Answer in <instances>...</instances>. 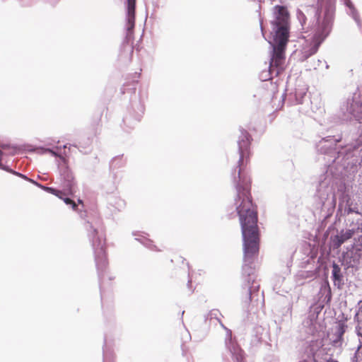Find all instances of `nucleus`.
Returning a JSON list of instances; mask_svg holds the SVG:
<instances>
[{
  "label": "nucleus",
  "instance_id": "f8f14e48",
  "mask_svg": "<svg viewBox=\"0 0 362 362\" xmlns=\"http://www.w3.org/2000/svg\"><path fill=\"white\" fill-rule=\"evenodd\" d=\"M345 331H346V326L344 324H340L338 327V330H337V333H338L339 339H341Z\"/></svg>",
  "mask_w": 362,
  "mask_h": 362
},
{
  "label": "nucleus",
  "instance_id": "f3484780",
  "mask_svg": "<svg viewBox=\"0 0 362 362\" xmlns=\"http://www.w3.org/2000/svg\"><path fill=\"white\" fill-rule=\"evenodd\" d=\"M328 362H338L337 361H334V360H332L330 361H328Z\"/></svg>",
  "mask_w": 362,
  "mask_h": 362
},
{
  "label": "nucleus",
  "instance_id": "423d86ee",
  "mask_svg": "<svg viewBox=\"0 0 362 362\" xmlns=\"http://www.w3.org/2000/svg\"><path fill=\"white\" fill-rule=\"evenodd\" d=\"M354 229H349L345 232L341 231L339 235L335 236L333 245L335 248H339L346 240L352 238L355 233Z\"/></svg>",
  "mask_w": 362,
  "mask_h": 362
},
{
  "label": "nucleus",
  "instance_id": "dca6fc26",
  "mask_svg": "<svg viewBox=\"0 0 362 362\" xmlns=\"http://www.w3.org/2000/svg\"><path fill=\"white\" fill-rule=\"evenodd\" d=\"M78 204H83V201H82V200H81V199H78Z\"/></svg>",
  "mask_w": 362,
  "mask_h": 362
},
{
  "label": "nucleus",
  "instance_id": "39448f33",
  "mask_svg": "<svg viewBox=\"0 0 362 362\" xmlns=\"http://www.w3.org/2000/svg\"><path fill=\"white\" fill-rule=\"evenodd\" d=\"M93 245L95 249L97 266L100 269H103L107 264L105 240L98 237L97 240H93Z\"/></svg>",
  "mask_w": 362,
  "mask_h": 362
},
{
  "label": "nucleus",
  "instance_id": "1a4fd4ad",
  "mask_svg": "<svg viewBox=\"0 0 362 362\" xmlns=\"http://www.w3.org/2000/svg\"><path fill=\"white\" fill-rule=\"evenodd\" d=\"M332 277L335 285L340 286L342 284L343 276L341 272V268L335 263L332 265Z\"/></svg>",
  "mask_w": 362,
  "mask_h": 362
},
{
  "label": "nucleus",
  "instance_id": "f257e3e1",
  "mask_svg": "<svg viewBox=\"0 0 362 362\" xmlns=\"http://www.w3.org/2000/svg\"><path fill=\"white\" fill-rule=\"evenodd\" d=\"M251 136L245 131H241L238 141L240 158L235 169L237 172V196L235 199L237 212L243 237L244 253L243 269H252L251 264L257 259L260 244V230L258 226V208L253 202L251 194V179L247 171L250 163ZM234 179L236 180V176Z\"/></svg>",
  "mask_w": 362,
  "mask_h": 362
},
{
  "label": "nucleus",
  "instance_id": "ddd939ff",
  "mask_svg": "<svg viewBox=\"0 0 362 362\" xmlns=\"http://www.w3.org/2000/svg\"><path fill=\"white\" fill-rule=\"evenodd\" d=\"M2 156H3V153L0 150V168H1V166H2V164H1Z\"/></svg>",
  "mask_w": 362,
  "mask_h": 362
},
{
  "label": "nucleus",
  "instance_id": "9d476101",
  "mask_svg": "<svg viewBox=\"0 0 362 362\" xmlns=\"http://www.w3.org/2000/svg\"><path fill=\"white\" fill-rule=\"evenodd\" d=\"M47 191H49V192H51L52 194H54L55 196L61 198V199H63L62 198V194H63V192L60 190H58V189H53V188H51V187H47Z\"/></svg>",
  "mask_w": 362,
  "mask_h": 362
},
{
  "label": "nucleus",
  "instance_id": "2eb2a0df",
  "mask_svg": "<svg viewBox=\"0 0 362 362\" xmlns=\"http://www.w3.org/2000/svg\"><path fill=\"white\" fill-rule=\"evenodd\" d=\"M249 300L251 301V291L249 292Z\"/></svg>",
  "mask_w": 362,
  "mask_h": 362
},
{
  "label": "nucleus",
  "instance_id": "20e7f679",
  "mask_svg": "<svg viewBox=\"0 0 362 362\" xmlns=\"http://www.w3.org/2000/svg\"><path fill=\"white\" fill-rule=\"evenodd\" d=\"M127 34L123 43V48L126 49L127 47H129V50L132 55L134 50L132 43L134 40L133 30L135 25L136 0H127Z\"/></svg>",
  "mask_w": 362,
  "mask_h": 362
},
{
  "label": "nucleus",
  "instance_id": "4468645a",
  "mask_svg": "<svg viewBox=\"0 0 362 362\" xmlns=\"http://www.w3.org/2000/svg\"><path fill=\"white\" fill-rule=\"evenodd\" d=\"M13 173L17 175H18V176H20V177H23L25 179H27V177L25 175H23L21 174V173Z\"/></svg>",
  "mask_w": 362,
  "mask_h": 362
},
{
  "label": "nucleus",
  "instance_id": "6e6552de",
  "mask_svg": "<svg viewBox=\"0 0 362 362\" xmlns=\"http://www.w3.org/2000/svg\"><path fill=\"white\" fill-rule=\"evenodd\" d=\"M228 349L233 356L235 358V360L238 362H240L244 358L243 351L239 346L237 343H235L232 341V339H230L228 344Z\"/></svg>",
  "mask_w": 362,
  "mask_h": 362
},
{
  "label": "nucleus",
  "instance_id": "9b49d317",
  "mask_svg": "<svg viewBox=\"0 0 362 362\" xmlns=\"http://www.w3.org/2000/svg\"><path fill=\"white\" fill-rule=\"evenodd\" d=\"M63 200L64 202L66 204H69V205H71L72 209L74 210H76L77 209V205L75 203L74 201H73L72 199H71L70 198H63Z\"/></svg>",
  "mask_w": 362,
  "mask_h": 362
},
{
  "label": "nucleus",
  "instance_id": "0eeeda50",
  "mask_svg": "<svg viewBox=\"0 0 362 362\" xmlns=\"http://www.w3.org/2000/svg\"><path fill=\"white\" fill-rule=\"evenodd\" d=\"M330 30L329 21L324 20L322 25V30L317 31L314 35L315 42L317 44V46L324 40L327 36Z\"/></svg>",
  "mask_w": 362,
  "mask_h": 362
},
{
  "label": "nucleus",
  "instance_id": "7ed1b4c3",
  "mask_svg": "<svg viewBox=\"0 0 362 362\" xmlns=\"http://www.w3.org/2000/svg\"><path fill=\"white\" fill-rule=\"evenodd\" d=\"M275 20L273 22L275 29L274 40H288L289 13L285 6L274 7Z\"/></svg>",
  "mask_w": 362,
  "mask_h": 362
},
{
  "label": "nucleus",
  "instance_id": "f03ea898",
  "mask_svg": "<svg viewBox=\"0 0 362 362\" xmlns=\"http://www.w3.org/2000/svg\"><path fill=\"white\" fill-rule=\"evenodd\" d=\"M288 40H274L275 44L273 46V53L270 59L269 71V74L275 76L282 74L285 69V50Z\"/></svg>",
  "mask_w": 362,
  "mask_h": 362
}]
</instances>
